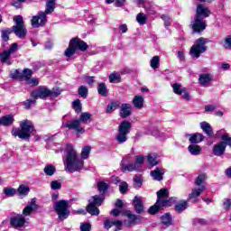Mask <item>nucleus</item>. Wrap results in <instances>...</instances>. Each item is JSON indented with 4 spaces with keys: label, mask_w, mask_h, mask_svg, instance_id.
<instances>
[{
    "label": "nucleus",
    "mask_w": 231,
    "mask_h": 231,
    "mask_svg": "<svg viewBox=\"0 0 231 231\" xmlns=\"http://www.w3.org/2000/svg\"><path fill=\"white\" fill-rule=\"evenodd\" d=\"M63 163L65 165V171L70 173L80 172L84 169V160L79 156L75 146L70 143L66 145Z\"/></svg>",
    "instance_id": "1"
},
{
    "label": "nucleus",
    "mask_w": 231,
    "mask_h": 231,
    "mask_svg": "<svg viewBox=\"0 0 231 231\" xmlns=\"http://www.w3.org/2000/svg\"><path fill=\"white\" fill-rule=\"evenodd\" d=\"M206 180L207 175L205 173H202L197 177L195 180L196 187L192 188L191 193L189 195V201H192V203H197L198 198H199L207 189V185L205 184Z\"/></svg>",
    "instance_id": "2"
},
{
    "label": "nucleus",
    "mask_w": 231,
    "mask_h": 231,
    "mask_svg": "<svg viewBox=\"0 0 231 231\" xmlns=\"http://www.w3.org/2000/svg\"><path fill=\"white\" fill-rule=\"evenodd\" d=\"M171 201L169 199V190L167 189H162L157 191V201L155 205L152 206L148 212L149 214H156L160 210V207H171Z\"/></svg>",
    "instance_id": "3"
},
{
    "label": "nucleus",
    "mask_w": 231,
    "mask_h": 231,
    "mask_svg": "<svg viewBox=\"0 0 231 231\" xmlns=\"http://www.w3.org/2000/svg\"><path fill=\"white\" fill-rule=\"evenodd\" d=\"M33 133V125L32 121L25 120L20 124V128L12 130L13 136H19L22 140H28Z\"/></svg>",
    "instance_id": "4"
},
{
    "label": "nucleus",
    "mask_w": 231,
    "mask_h": 231,
    "mask_svg": "<svg viewBox=\"0 0 231 231\" xmlns=\"http://www.w3.org/2000/svg\"><path fill=\"white\" fill-rule=\"evenodd\" d=\"M207 51V39L199 38L190 48L189 53L193 59H199L201 53Z\"/></svg>",
    "instance_id": "5"
},
{
    "label": "nucleus",
    "mask_w": 231,
    "mask_h": 231,
    "mask_svg": "<svg viewBox=\"0 0 231 231\" xmlns=\"http://www.w3.org/2000/svg\"><path fill=\"white\" fill-rule=\"evenodd\" d=\"M54 210L58 214V217L60 221H64V219H68L69 217V205L66 200L56 201Z\"/></svg>",
    "instance_id": "6"
},
{
    "label": "nucleus",
    "mask_w": 231,
    "mask_h": 231,
    "mask_svg": "<svg viewBox=\"0 0 231 231\" xmlns=\"http://www.w3.org/2000/svg\"><path fill=\"white\" fill-rule=\"evenodd\" d=\"M102 201H104V196L96 195L92 197V199L89 200V204L87 207V212L91 214V216H98L100 214V210L97 207L102 205Z\"/></svg>",
    "instance_id": "7"
},
{
    "label": "nucleus",
    "mask_w": 231,
    "mask_h": 231,
    "mask_svg": "<svg viewBox=\"0 0 231 231\" xmlns=\"http://www.w3.org/2000/svg\"><path fill=\"white\" fill-rule=\"evenodd\" d=\"M129 131H131V123L129 121H123L119 125V133L116 136V142H118V143H125V142H127V134H129Z\"/></svg>",
    "instance_id": "8"
},
{
    "label": "nucleus",
    "mask_w": 231,
    "mask_h": 231,
    "mask_svg": "<svg viewBox=\"0 0 231 231\" xmlns=\"http://www.w3.org/2000/svg\"><path fill=\"white\" fill-rule=\"evenodd\" d=\"M14 21L15 25L13 26V32H14L15 35L20 39H24L26 37V28H24V22L23 21V16L18 15L14 17Z\"/></svg>",
    "instance_id": "9"
},
{
    "label": "nucleus",
    "mask_w": 231,
    "mask_h": 231,
    "mask_svg": "<svg viewBox=\"0 0 231 231\" xmlns=\"http://www.w3.org/2000/svg\"><path fill=\"white\" fill-rule=\"evenodd\" d=\"M145 162V156L143 155H137L135 157L134 163H130L128 166H124V171H127L128 172H133V171H140L143 162Z\"/></svg>",
    "instance_id": "10"
},
{
    "label": "nucleus",
    "mask_w": 231,
    "mask_h": 231,
    "mask_svg": "<svg viewBox=\"0 0 231 231\" xmlns=\"http://www.w3.org/2000/svg\"><path fill=\"white\" fill-rule=\"evenodd\" d=\"M31 97L37 100V98L44 99L48 97H51V90L46 87H40L38 89L31 93Z\"/></svg>",
    "instance_id": "11"
},
{
    "label": "nucleus",
    "mask_w": 231,
    "mask_h": 231,
    "mask_svg": "<svg viewBox=\"0 0 231 231\" xmlns=\"http://www.w3.org/2000/svg\"><path fill=\"white\" fill-rule=\"evenodd\" d=\"M31 23L33 28H39L41 26H44V24L48 23V19L46 18V13H43V12L38 13V15L32 17Z\"/></svg>",
    "instance_id": "12"
},
{
    "label": "nucleus",
    "mask_w": 231,
    "mask_h": 231,
    "mask_svg": "<svg viewBox=\"0 0 231 231\" xmlns=\"http://www.w3.org/2000/svg\"><path fill=\"white\" fill-rule=\"evenodd\" d=\"M226 145H228V143H226L225 141H220L219 143H216L212 149V153L214 156H223L226 151Z\"/></svg>",
    "instance_id": "13"
},
{
    "label": "nucleus",
    "mask_w": 231,
    "mask_h": 231,
    "mask_svg": "<svg viewBox=\"0 0 231 231\" xmlns=\"http://www.w3.org/2000/svg\"><path fill=\"white\" fill-rule=\"evenodd\" d=\"M133 115V106L129 103H123L120 106L119 116L121 118H127Z\"/></svg>",
    "instance_id": "14"
},
{
    "label": "nucleus",
    "mask_w": 231,
    "mask_h": 231,
    "mask_svg": "<svg viewBox=\"0 0 231 231\" xmlns=\"http://www.w3.org/2000/svg\"><path fill=\"white\" fill-rule=\"evenodd\" d=\"M26 224V219L23 215H18L11 218V226L13 228H17L18 230L23 228Z\"/></svg>",
    "instance_id": "15"
},
{
    "label": "nucleus",
    "mask_w": 231,
    "mask_h": 231,
    "mask_svg": "<svg viewBox=\"0 0 231 231\" xmlns=\"http://www.w3.org/2000/svg\"><path fill=\"white\" fill-rule=\"evenodd\" d=\"M65 127H68V129H73L78 133V134H84L86 130L80 126V121L78 120H72L65 125Z\"/></svg>",
    "instance_id": "16"
},
{
    "label": "nucleus",
    "mask_w": 231,
    "mask_h": 231,
    "mask_svg": "<svg viewBox=\"0 0 231 231\" xmlns=\"http://www.w3.org/2000/svg\"><path fill=\"white\" fill-rule=\"evenodd\" d=\"M215 138H221L220 142H226L228 147H231V136L228 134V133H226V130H218L215 134Z\"/></svg>",
    "instance_id": "17"
},
{
    "label": "nucleus",
    "mask_w": 231,
    "mask_h": 231,
    "mask_svg": "<svg viewBox=\"0 0 231 231\" xmlns=\"http://www.w3.org/2000/svg\"><path fill=\"white\" fill-rule=\"evenodd\" d=\"M71 46H74V48H76V50H79V51H86V50L89 48L86 42L77 38H73L71 40Z\"/></svg>",
    "instance_id": "18"
},
{
    "label": "nucleus",
    "mask_w": 231,
    "mask_h": 231,
    "mask_svg": "<svg viewBox=\"0 0 231 231\" xmlns=\"http://www.w3.org/2000/svg\"><path fill=\"white\" fill-rule=\"evenodd\" d=\"M126 217L127 219L124 221L125 226H133V225H136V223H140V216L127 213Z\"/></svg>",
    "instance_id": "19"
},
{
    "label": "nucleus",
    "mask_w": 231,
    "mask_h": 231,
    "mask_svg": "<svg viewBox=\"0 0 231 231\" xmlns=\"http://www.w3.org/2000/svg\"><path fill=\"white\" fill-rule=\"evenodd\" d=\"M39 208V206L37 205V199H32L30 205H27L23 210V216H30L34 210H37Z\"/></svg>",
    "instance_id": "20"
},
{
    "label": "nucleus",
    "mask_w": 231,
    "mask_h": 231,
    "mask_svg": "<svg viewBox=\"0 0 231 231\" xmlns=\"http://www.w3.org/2000/svg\"><path fill=\"white\" fill-rule=\"evenodd\" d=\"M104 226L106 230H109L111 226H116V231L122 230V221L120 220H111V219H106L104 221Z\"/></svg>",
    "instance_id": "21"
},
{
    "label": "nucleus",
    "mask_w": 231,
    "mask_h": 231,
    "mask_svg": "<svg viewBox=\"0 0 231 231\" xmlns=\"http://www.w3.org/2000/svg\"><path fill=\"white\" fill-rule=\"evenodd\" d=\"M150 174L152 180L162 181V180H163V174H165V170H163V168H156L155 170L152 171Z\"/></svg>",
    "instance_id": "22"
},
{
    "label": "nucleus",
    "mask_w": 231,
    "mask_h": 231,
    "mask_svg": "<svg viewBox=\"0 0 231 231\" xmlns=\"http://www.w3.org/2000/svg\"><path fill=\"white\" fill-rule=\"evenodd\" d=\"M207 28L205 22L201 21V18L196 17L195 22L192 24L193 32H203Z\"/></svg>",
    "instance_id": "23"
},
{
    "label": "nucleus",
    "mask_w": 231,
    "mask_h": 231,
    "mask_svg": "<svg viewBox=\"0 0 231 231\" xmlns=\"http://www.w3.org/2000/svg\"><path fill=\"white\" fill-rule=\"evenodd\" d=\"M210 15V10H208L207 7L203 6V5L199 4L197 6V16L199 19H201V17H208Z\"/></svg>",
    "instance_id": "24"
},
{
    "label": "nucleus",
    "mask_w": 231,
    "mask_h": 231,
    "mask_svg": "<svg viewBox=\"0 0 231 231\" xmlns=\"http://www.w3.org/2000/svg\"><path fill=\"white\" fill-rule=\"evenodd\" d=\"M133 205L137 214H142V212H143V200H142V198L134 197Z\"/></svg>",
    "instance_id": "25"
},
{
    "label": "nucleus",
    "mask_w": 231,
    "mask_h": 231,
    "mask_svg": "<svg viewBox=\"0 0 231 231\" xmlns=\"http://www.w3.org/2000/svg\"><path fill=\"white\" fill-rule=\"evenodd\" d=\"M205 140V136L202 134L196 133L189 135L190 143H201Z\"/></svg>",
    "instance_id": "26"
},
{
    "label": "nucleus",
    "mask_w": 231,
    "mask_h": 231,
    "mask_svg": "<svg viewBox=\"0 0 231 231\" xmlns=\"http://www.w3.org/2000/svg\"><path fill=\"white\" fill-rule=\"evenodd\" d=\"M199 81L201 86H208L212 82V76L209 74H201Z\"/></svg>",
    "instance_id": "27"
},
{
    "label": "nucleus",
    "mask_w": 231,
    "mask_h": 231,
    "mask_svg": "<svg viewBox=\"0 0 231 231\" xmlns=\"http://www.w3.org/2000/svg\"><path fill=\"white\" fill-rule=\"evenodd\" d=\"M147 160L150 167H154L160 163V161H158V154L154 152L148 154Z\"/></svg>",
    "instance_id": "28"
},
{
    "label": "nucleus",
    "mask_w": 231,
    "mask_h": 231,
    "mask_svg": "<svg viewBox=\"0 0 231 231\" xmlns=\"http://www.w3.org/2000/svg\"><path fill=\"white\" fill-rule=\"evenodd\" d=\"M188 151L192 156H199V154H201V146L191 144L188 147Z\"/></svg>",
    "instance_id": "29"
},
{
    "label": "nucleus",
    "mask_w": 231,
    "mask_h": 231,
    "mask_svg": "<svg viewBox=\"0 0 231 231\" xmlns=\"http://www.w3.org/2000/svg\"><path fill=\"white\" fill-rule=\"evenodd\" d=\"M200 127L202 129V131L208 134V136H212V134H214V132L212 131V126L210 125V124L207 123V122H202L200 123Z\"/></svg>",
    "instance_id": "30"
},
{
    "label": "nucleus",
    "mask_w": 231,
    "mask_h": 231,
    "mask_svg": "<svg viewBox=\"0 0 231 231\" xmlns=\"http://www.w3.org/2000/svg\"><path fill=\"white\" fill-rule=\"evenodd\" d=\"M133 104L136 109H142L143 107V97L135 96L133 99Z\"/></svg>",
    "instance_id": "31"
},
{
    "label": "nucleus",
    "mask_w": 231,
    "mask_h": 231,
    "mask_svg": "<svg viewBox=\"0 0 231 231\" xmlns=\"http://www.w3.org/2000/svg\"><path fill=\"white\" fill-rule=\"evenodd\" d=\"M109 82L111 84H118L122 82V77L120 76V73L118 72H114L109 75Z\"/></svg>",
    "instance_id": "32"
},
{
    "label": "nucleus",
    "mask_w": 231,
    "mask_h": 231,
    "mask_svg": "<svg viewBox=\"0 0 231 231\" xmlns=\"http://www.w3.org/2000/svg\"><path fill=\"white\" fill-rule=\"evenodd\" d=\"M12 124H14L13 116H5L0 118V125H12Z\"/></svg>",
    "instance_id": "33"
},
{
    "label": "nucleus",
    "mask_w": 231,
    "mask_h": 231,
    "mask_svg": "<svg viewBox=\"0 0 231 231\" xmlns=\"http://www.w3.org/2000/svg\"><path fill=\"white\" fill-rule=\"evenodd\" d=\"M18 193H19V196H21L22 198L28 196V194H30V187L24 184L20 185L18 188Z\"/></svg>",
    "instance_id": "34"
},
{
    "label": "nucleus",
    "mask_w": 231,
    "mask_h": 231,
    "mask_svg": "<svg viewBox=\"0 0 231 231\" xmlns=\"http://www.w3.org/2000/svg\"><path fill=\"white\" fill-rule=\"evenodd\" d=\"M43 172L46 176H53L57 172V169L51 164H47L43 169Z\"/></svg>",
    "instance_id": "35"
},
{
    "label": "nucleus",
    "mask_w": 231,
    "mask_h": 231,
    "mask_svg": "<svg viewBox=\"0 0 231 231\" xmlns=\"http://www.w3.org/2000/svg\"><path fill=\"white\" fill-rule=\"evenodd\" d=\"M120 106V101H112L106 106V113H113V111H116Z\"/></svg>",
    "instance_id": "36"
},
{
    "label": "nucleus",
    "mask_w": 231,
    "mask_h": 231,
    "mask_svg": "<svg viewBox=\"0 0 231 231\" xmlns=\"http://www.w3.org/2000/svg\"><path fill=\"white\" fill-rule=\"evenodd\" d=\"M53 10H55V0H48L46 4V10L43 14L48 15V14H52Z\"/></svg>",
    "instance_id": "37"
},
{
    "label": "nucleus",
    "mask_w": 231,
    "mask_h": 231,
    "mask_svg": "<svg viewBox=\"0 0 231 231\" xmlns=\"http://www.w3.org/2000/svg\"><path fill=\"white\" fill-rule=\"evenodd\" d=\"M132 155L128 154L125 156L121 162V171L122 172H127V170H124V167H129V162H131Z\"/></svg>",
    "instance_id": "38"
},
{
    "label": "nucleus",
    "mask_w": 231,
    "mask_h": 231,
    "mask_svg": "<svg viewBox=\"0 0 231 231\" xmlns=\"http://www.w3.org/2000/svg\"><path fill=\"white\" fill-rule=\"evenodd\" d=\"M136 21H137L138 24H140L141 26H143V24L147 23V14H145L143 13H139L136 15Z\"/></svg>",
    "instance_id": "39"
},
{
    "label": "nucleus",
    "mask_w": 231,
    "mask_h": 231,
    "mask_svg": "<svg viewBox=\"0 0 231 231\" xmlns=\"http://www.w3.org/2000/svg\"><path fill=\"white\" fill-rule=\"evenodd\" d=\"M162 223L165 226H171V225H172V217H171V214L166 213L164 216H162Z\"/></svg>",
    "instance_id": "40"
},
{
    "label": "nucleus",
    "mask_w": 231,
    "mask_h": 231,
    "mask_svg": "<svg viewBox=\"0 0 231 231\" xmlns=\"http://www.w3.org/2000/svg\"><path fill=\"white\" fill-rule=\"evenodd\" d=\"M150 66L152 69L160 68V56H153L150 60Z\"/></svg>",
    "instance_id": "41"
},
{
    "label": "nucleus",
    "mask_w": 231,
    "mask_h": 231,
    "mask_svg": "<svg viewBox=\"0 0 231 231\" xmlns=\"http://www.w3.org/2000/svg\"><path fill=\"white\" fill-rule=\"evenodd\" d=\"M10 55L11 54L9 53L8 51H5L4 52H2L0 54V60H1V62H4V63L8 64V65L12 64L10 62V60H9Z\"/></svg>",
    "instance_id": "42"
},
{
    "label": "nucleus",
    "mask_w": 231,
    "mask_h": 231,
    "mask_svg": "<svg viewBox=\"0 0 231 231\" xmlns=\"http://www.w3.org/2000/svg\"><path fill=\"white\" fill-rule=\"evenodd\" d=\"M76 51H77V49L75 48V45H71V40H70L69 48L65 51L64 55L65 57H72V55H75Z\"/></svg>",
    "instance_id": "43"
},
{
    "label": "nucleus",
    "mask_w": 231,
    "mask_h": 231,
    "mask_svg": "<svg viewBox=\"0 0 231 231\" xmlns=\"http://www.w3.org/2000/svg\"><path fill=\"white\" fill-rule=\"evenodd\" d=\"M97 92L101 97H107V87L106 86V83H100L97 86Z\"/></svg>",
    "instance_id": "44"
},
{
    "label": "nucleus",
    "mask_w": 231,
    "mask_h": 231,
    "mask_svg": "<svg viewBox=\"0 0 231 231\" xmlns=\"http://www.w3.org/2000/svg\"><path fill=\"white\" fill-rule=\"evenodd\" d=\"M91 152V146H85L81 151L82 160H88L89 158V153Z\"/></svg>",
    "instance_id": "45"
},
{
    "label": "nucleus",
    "mask_w": 231,
    "mask_h": 231,
    "mask_svg": "<svg viewBox=\"0 0 231 231\" xmlns=\"http://www.w3.org/2000/svg\"><path fill=\"white\" fill-rule=\"evenodd\" d=\"M187 207H189V204L187 203V201L182 200L175 206V210L177 212H183V210H185V208H187Z\"/></svg>",
    "instance_id": "46"
},
{
    "label": "nucleus",
    "mask_w": 231,
    "mask_h": 231,
    "mask_svg": "<svg viewBox=\"0 0 231 231\" xmlns=\"http://www.w3.org/2000/svg\"><path fill=\"white\" fill-rule=\"evenodd\" d=\"M4 194H5L7 198H12L13 196H15V194H17V189L14 188H5L4 189Z\"/></svg>",
    "instance_id": "47"
},
{
    "label": "nucleus",
    "mask_w": 231,
    "mask_h": 231,
    "mask_svg": "<svg viewBox=\"0 0 231 231\" xmlns=\"http://www.w3.org/2000/svg\"><path fill=\"white\" fill-rule=\"evenodd\" d=\"M33 72H32L31 69H24L22 72V80H24L26 82V80L28 79H32V75Z\"/></svg>",
    "instance_id": "48"
},
{
    "label": "nucleus",
    "mask_w": 231,
    "mask_h": 231,
    "mask_svg": "<svg viewBox=\"0 0 231 231\" xmlns=\"http://www.w3.org/2000/svg\"><path fill=\"white\" fill-rule=\"evenodd\" d=\"M80 122H83V124H87V122H89L91 120V114L89 113H82L79 116V119H78Z\"/></svg>",
    "instance_id": "49"
},
{
    "label": "nucleus",
    "mask_w": 231,
    "mask_h": 231,
    "mask_svg": "<svg viewBox=\"0 0 231 231\" xmlns=\"http://www.w3.org/2000/svg\"><path fill=\"white\" fill-rule=\"evenodd\" d=\"M144 8L149 15H154V14H156V8H158V6L150 4L149 5H145Z\"/></svg>",
    "instance_id": "50"
},
{
    "label": "nucleus",
    "mask_w": 231,
    "mask_h": 231,
    "mask_svg": "<svg viewBox=\"0 0 231 231\" xmlns=\"http://www.w3.org/2000/svg\"><path fill=\"white\" fill-rule=\"evenodd\" d=\"M173 92L175 95H183V88H181V84L180 83H174L172 85Z\"/></svg>",
    "instance_id": "51"
},
{
    "label": "nucleus",
    "mask_w": 231,
    "mask_h": 231,
    "mask_svg": "<svg viewBox=\"0 0 231 231\" xmlns=\"http://www.w3.org/2000/svg\"><path fill=\"white\" fill-rule=\"evenodd\" d=\"M72 107L76 111V113H80V111H82V104L79 99L73 101Z\"/></svg>",
    "instance_id": "52"
},
{
    "label": "nucleus",
    "mask_w": 231,
    "mask_h": 231,
    "mask_svg": "<svg viewBox=\"0 0 231 231\" xmlns=\"http://www.w3.org/2000/svg\"><path fill=\"white\" fill-rule=\"evenodd\" d=\"M51 189L52 190H59V189H62V184L60 182H59V180H52L51 182Z\"/></svg>",
    "instance_id": "53"
},
{
    "label": "nucleus",
    "mask_w": 231,
    "mask_h": 231,
    "mask_svg": "<svg viewBox=\"0 0 231 231\" xmlns=\"http://www.w3.org/2000/svg\"><path fill=\"white\" fill-rule=\"evenodd\" d=\"M97 189L100 192V194H104L106 190H107V183L106 182H98L97 183Z\"/></svg>",
    "instance_id": "54"
},
{
    "label": "nucleus",
    "mask_w": 231,
    "mask_h": 231,
    "mask_svg": "<svg viewBox=\"0 0 231 231\" xmlns=\"http://www.w3.org/2000/svg\"><path fill=\"white\" fill-rule=\"evenodd\" d=\"M10 33H12V31L10 29L2 31V39L3 41H5V42L9 41Z\"/></svg>",
    "instance_id": "55"
},
{
    "label": "nucleus",
    "mask_w": 231,
    "mask_h": 231,
    "mask_svg": "<svg viewBox=\"0 0 231 231\" xmlns=\"http://www.w3.org/2000/svg\"><path fill=\"white\" fill-rule=\"evenodd\" d=\"M88 88L85 86H80L79 88V95L83 98H86V97H88Z\"/></svg>",
    "instance_id": "56"
},
{
    "label": "nucleus",
    "mask_w": 231,
    "mask_h": 231,
    "mask_svg": "<svg viewBox=\"0 0 231 231\" xmlns=\"http://www.w3.org/2000/svg\"><path fill=\"white\" fill-rule=\"evenodd\" d=\"M127 189H129V185H127V182H121L119 185V190L121 194H125L127 192Z\"/></svg>",
    "instance_id": "57"
},
{
    "label": "nucleus",
    "mask_w": 231,
    "mask_h": 231,
    "mask_svg": "<svg viewBox=\"0 0 231 231\" xmlns=\"http://www.w3.org/2000/svg\"><path fill=\"white\" fill-rule=\"evenodd\" d=\"M25 82L29 86H39V79L35 78H29Z\"/></svg>",
    "instance_id": "58"
},
{
    "label": "nucleus",
    "mask_w": 231,
    "mask_h": 231,
    "mask_svg": "<svg viewBox=\"0 0 231 231\" xmlns=\"http://www.w3.org/2000/svg\"><path fill=\"white\" fill-rule=\"evenodd\" d=\"M10 77L11 79H19L20 80H22L23 73L19 72V70L16 69L11 72Z\"/></svg>",
    "instance_id": "59"
},
{
    "label": "nucleus",
    "mask_w": 231,
    "mask_h": 231,
    "mask_svg": "<svg viewBox=\"0 0 231 231\" xmlns=\"http://www.w3.org/2000/svg\"><path fill=\"white\" fill-rule=\"evenodd\" d=\"M143 180L140 176H136L134 179V186L135 187H142Z\"/></svg>",
    "instance_id": "60"
},
{
    "label": "nucleus",
    "mask_w": 231,
    "mask_h": 231,
    "mask_svg": "<svg viewBox=\"0 0 231 231\" xmlns=\"http://www.w3.org/2000/svg\"><path fill=\"white\" fill-rule=\"evenodd\" d=\"M182 98L188 102L190 100V93H189L185 88H183Z\"/></svg>",
    "instance_id": "61"
},
{
    "label": "nucleus",
    "mask_w": 231,
    "mask_h": 231,
    "mask_svg": "<svg viewBox=\"0 0 231 231\" xmlns=\"http://www.w3.org/2000/svg\"><path fill=\"white\" fill-rule=\"evenodd\" d=\"M223 206L226 210H229L231 207V199H224Z\"/></svg>",
    "instance_id": "62"
},
{
    "label": "nucleus",
    "mask_w": 231,
    "mask_h": 231,
    "mask_svg": "<svg viewBox=\"0 0 231 231\" xmlns=\"http://www.w3.org/2000/svg\"><path fill=\"white\" fill-rule=\"evenodd\" d=\"M91 230V225L85 223L80 225V231H90Z\"/></svg>",
    "instance_id": "63"
},
{
    "label": "nucleus",
    "mask_w": 231,
    "mask_h": 231,
    "mask_svg": "<svg viewBox=\"0 0 231 231\" xmlns=\"http://www.w3.org/2000/svg\"><path fill=\"white\" fill-rule=\"evenodd\" d=\"M224 48H231V36H227L224 42Z\"/></svg>",
    "instance_id": "64"
}]
</instances>
